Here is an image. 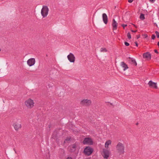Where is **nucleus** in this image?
<instances>
[{"label": "nucleus", "instance_id": "obj_39", "mask_svg": "<svg viewBox=\"0 0 159 159\" xmlns=\"http://www.w3.org/2000/svg\"><path fill=\"white\" fill-rule=\"evenodd\" d=\"M1 51V49L0 48V52Z\"/></svg>", "mask_w": 159, "mask_h": 159}, {"label": "nucleus", "instance_id": "obj_14", "mask_svg": "<svg viewBox=\"0 0 159 159\" xmlns=\"http://www.w3.org/2000/svg\"><path fill=\"white\" fill-rule=\"evenodd\" d=\"M144 58H147L148 59H150L151 58V55L149 52H147L144 53L143 54Z\"/></svg>", "mask_w": 159, "mask_h": 159}, {"label": "nucleus", "instance_id": "obj_5", "mask_svg": "<svg viewBox=\"0 0 159 159\" xmlns=\"http://www.w3.org/2000/svg\"><path fill=\"white\" fill-rule=\"evenodd\" d=\"M93 150V149L90 147H87L84 148V153L85 155L89 156L92 153Z\"/></svg>", "mask_w": 159, "mask_h": 159}, {"label": "nucleus", "instance_id": "obj_28", "mask_svg": "<svg viewBox=\"0 0 159 159\" xmlns=\"http://www.w3.org/2000/svg\"><path fill=\"white\" fill-rule=\"evenodd\" d=\"M133 0H128V1L129 3H131Z\"/></svg>", "mask_w": 159, "mask_h": 159}, {"label": "nucleus", "instance_id": "obj_34", "mask_svg": "<svg viewBox=\"0 0 159 159\" xmlns=\"http://www.w3.org/2000/svg\"><path fill=\"white\" fill-rule=\"evenodd\" d=\"M135 44L136 46L137 47L138 46L137 43L136 42H135Z\"/></svg>", "mask_w": 159, "mask_h": 159}, {"label": "nucleus", "instance_id": "obj_6", "mask_svg": "<svg viewBox=\"0 0 159 159\" xmlns=\"http://www.w3.org/2000/svg\"><path fill=\"white\" fill-rule=\"evenodd\" d=\"M83 143L84 144H88L92 145L93 144V142L92 139L89 138H84Z\"/></svg>", "mask_w": 159, "mask_h": 159}, {"label": "nucleus", "instance_id": "obj_1", "mask_svg": "<svg viewBox=\"0 0 159 159\" xmlns=\"http://www.w3.org/2000/svg\"><path fill=\"white\" fill-rule=\"evenodd\" d=\"M125 147L122 143L119 142L116 146V149L118 153L120 155L123 154L124 152Z\"/></svg>", "mask_w": 159, "mask_h": 159}, {"label": "nucleus", "instance_id": "obj_17", "mask_svg": "<svg viewBox=\"0 0 159 159\" xmlns=\"http://www.w3.org/2000/svg\"><path fill=\"white\" fill-rule=\"evenodd\" d=\"M121 66L124 68L123 70L125 71L126 69L128 68V66L123 61H122L121 63Z\"/></svg>", "mask_w": 159, "mask_h": 159}, {"label": "nucleus", "instance_id": "obj_24", "mask_svg": "<svg viewBox=\"0 0 159 159\" xmlns=\"http://www.w3.org/2000/svg\"><path fill=\"white\" fill-rule=\"evenodd\" d=\"M156 38V36L154 34L152 35V39H154Z\"/></svg>", "mask_w": 159, "mask_h": 159}, {"label": "nucleus", "instance_id": "obj_32", "mask_svg": "<svg viewBox=\"0 0 159 159\" xmlns=\"http://www.w3.org/2000/svg\"><path fill=\"white\" fill-rule=\"evenodd\" d=\"M140 37V35H138L137 36V39H138Z\"/></svg>", "mask_w": 159, "mask_h": 159}, {"label": "nucleus", "instance_id": "obj_19", "mask_svg": "<svg viewBox=\"0 0 159 159\" xmlns=\"http://www.w3.org/2000/svg\"><path fill=\"white\" fill-rule=\"evenodd\" d=\"M100 51L101 52H107V50L105 48H101Z\"/></svg>", "mask_w": 159, "mask_h": 159}, {"label": "nucleus", "instance_id": "obj_23", "mask_svg": "<svg viewBox=\"0 0 159 159\" xmlns=\"http://www.w3.org/2000/svg\"><path fill=\"white\" fill-rule=\"evenodd\" d=\"M155 33L156 34L157 37V38H159V32H158L157 31H156Z\"/></svg>", "mask_w": 159, "mask_h": 159}, {"label": "nucleus", "instance_id": "obj_31", "mask_svg": "<svg viewBox=\"0 0 159 159\" xmlns=\"http://www.w3.org/2000/svg\"><path fill=\"white\" fill-rule=\"evenodd\" d=\"M154 52H155V53H158V51H157V50H156V49L154 50Z\"/></svg>", "mask_w": 159, "mask_h": 159}, {"label": "nucleus", "instance_id": "obj_33", "mask_svg": "<svg viewBox=\"0 0 159 159\" xmlns=\"http://www.w3.org/2000/svg\"><path fill=\"white\" fill-rule=\"evenodd\" d=\"M66 159H72V158L71 157H68L66 158Z\"/></svg>", "mask_w": 159, "mask_h": 159}, {"label": "nucleus", "instance_id": "obj_22", "mask_svg": "<svg viewBox=\"0 0 159 159\" xmlns=\"http://www.w3.org/2000/svg\"><path fill=\"white\" fill-rule=\"evenodd\" d=\"M127 36L129 39H130L131 38V34H130L129 32H128L127 33Z\"/></svg>", "mask_w": 159, "mask_h": 159}, {"label": "nucleus", "instance_id": "obj_35", "mask_svg": "<svg viewBox=\"0 0 159 159\" xmlns=\"http://www.w3.org/2000/svg\"><path fill=\"white\" fill-rule=\"evenodd\" d=\"M133 25H134V26L136 28H137V26H136L135 25L133 24Z\"/></svg>", "mask_w": 159, "mask_h": 159}, {"label": "nucleus", "instance_id": "obj_26", "mask_svg": "<svg viewBox=\"0 0 159 159\" xmlns=\"http://www.w3.org/2000/svg\"><path fill=\"white\" fill-rule=\"evenodd\" d=\"M143 35L144 36V38H146L148 37V35L147 34H144Z\"/></svg>", "mask_w": 159, "mask_h": 159}, {"label": "nucleus", "instance_id": "obj_12", "mask_svg": "<svg viewBox=\"0 0 159 159\" xmlns=\"http://www.w3.org/2000/svg\"><path fill=\"white\" fill-rule=\"evenodd\" d=\"M129 59L128 61V62L129 63L133 64L134 66H137V63L134 58L131 57H129Z\"/></svg>", "mask_w": 159, "mask_h": 159}, {"label": "nucleus", "instance_id": "obj_21", "mask_svg": "<svg viewBox=\"0 0 159 159\" xmlns=\"http://www.w3.org/2000/svg\"><path fill=\"white\" fill-rule=\"evenodd\" d=\"M140 18L142 20H143L145 19L144 15L143 14H141L140 16Z\"/></svg>", "mask_w": 159, "mask_h": 159}, {"label": "nucleus", "instance_id": "obj_7", "mask_svg": "<svg viewBox=\"0 0 159 159\" xmlns=\"http://www.w3.org/2000/svg\"><path fill=\"white\" fill-rule=\"evenodd\" d=\"M81 104L86 106H89L91 105V101L90 100L87 99H84L81 101L80 102Z\"/></svg>", "mask_w": 159, "mask_h": 159}, {"label": "nucleus", "instance_id": "obj_29", "mask_svg": "<svg viewBox=\"0 0 159 159\" xmlns=\"http://www.w3.org/2000/svg\"><path fill=\"white\" fill-rule=\"evenodd\" d=\"M155 0H149L150 2H153Z\"/></svg>", "mask_w": 159, "mask_h": 159}, {"label": "nucleus", "instance_id": "obj_3", "mask_svg": "<svg viewBox=\"0 0 159 159\" xmlns=\"http://www.w3.org/2000/svg\"><path fill=\"white\" fill-rule=\"evenodd\" d=\"M49 9L46 6H43L41 10V14L43 18L46 17L48 14Z\"/></svg>", "mask_w": 159, "mask_h": 159}, {"label": "nucleus", "instance_id": "obj_16", "mask_svg": "<svg viewBox=\"0 0 159 159\" xmlns=\"http://www.w3.org/2000/svg\"><path fill=\"white\" fill-rule=\"evenodd\" d=\"M111 141L110 140H109L106 141L105 144V147L106 148L105 149H108V148H109V145H111Z\"/></svg>", "mask_w": 159, "mask_h": 159}, {"label": "nucleus", "instance_id": "obj_20", "mask_svg": "<svg viewBox=\"0 0 159 159\" xmlns=\"http://www.w3.org/2000/svg\"><path fill=\"white\" fill-rule=\"evenodd\" d=\"M70 140V138H67L64 141L63 145L65 144V143H67Z\"/></svg>", "mask_w": 159, "mask_h": 159}, {"label": "nucleus", "instance_id": "obj_25", "mask_svg": "<svg viewBox=\"0 0 159 159\" xmlns=\"http://www.w3.org/2000/svg\"><path fill=\"white\" fill-rule=\"evenodd\" d=\"M125 44L126 46H128L129 45V43H128V42H125Z\"/></svg>", "mask_w": 159, "mask_h": 159}, {"label": "nucleus", "instance_id": "obj_4", "mask_svg": "<svg viewBox=\"0 0 159 159\" xmlns=\"http://www.w3.org/2000/svg\"><path fill=\"white\" fill-rule=\"evenodd\" d=\"M25 103L28 108H31L34 106V103L33 100L29 99L25 101Z\"/></svg>", "mask_w": 159, "mask_h": 159}, {"label": "nucleus", "instance_id": "obj_38", "mask_svg": "<svg viewBox=\"0 0 159 159\" xmlns=\"http://www.w3.org/2000/svg\"><path fill=\"white\" fill-rule=\"evenodd\" d=\"M54 134H53V138H54V137H54V135H54Z\"/></svg>", "mask_w": 159, "mask_h": 159}, {"label": "nucleus", "instance_id": "obj_36", "mask_svg": "<svg viewBox=\"0 0 159 159\" xmlns=\"http://www.w3.org/2000/svg\"><path fill=\"white\" fill-rule=\"evenodd\" d=\"M157 45L158 46V47L159 48V41L158 42Z\"/></svg>", "mask_w": 159, "mask_h": 159}, {"label": "nucleus", "instance_id": "obj_15", "mask_svg": "<svg viewBox=\"0 0 159 159\" xmlns=\"http://www.w3.org/2000/svg\"><path fill=\"white\" fill-rule=\"evenodd\" d=\"M112 25L113 27V30H116L117 26V23L114 19L113 20Z\"/></svg>", "mask_w": 159, "mask_h": 159}, {"label": "nucleus", "instance_id": "obj_27", "mask_svg": "<svg viewBox=\"0 0 159 159\" xmlns=\"http://www.w3.org/2000/svg\"><path fill=\"white\" fill-rule=\"evenodd\" d=\"M127 26V25H125V24H123L122 25V26H123L124 28L125 27Z\"/></svg>", "mask_w": 159, "mask_h": 159}, {"label": "nucleus", "instance_id": "obj_37", "mask_svg": "<svg viewBox=\"0 0 159 159\" xmlns=\"http://www.w3.org/2000/svg\"><path fill=\"white\" fill-rule=\"evenodd\" d=\"M138 125V123H136V125Z\"/></svg>", "mask_w": 159, "mask_h": 159}, {"label": "nucleus", "instance_id": "obj_18", "mask_svg": "<svg viewBox=\"0 0 159 159\" xmlns=\"http://www.w3.org/2000/svg\"><path fill=\"white\" fill-rule=\"evenodd\" d=\"M76 146L75 144H72L70 147V149L71 152H75L76 150Z\"/></svg>", "mask_w": 159, "mask_h": 159}, {"label": "nucleus", "instance_id": "obj_9", "mask_svg": "<svg viewBox=\"0 0 159 159\" xmlns=\"http://www.w3.org/2000/svg\"><path fill=\"white\" fill-rule=\"evenodd\" d=\"M35 63V59L31 58L29 59L27 61V64L30 66L34 65Z\"/></svg>", "mask_w": 159, "mask_h": 159}, {"label": "nucleus", "instance_id": "obj_11", "mask_svg": "<svg viewBox=\"0 0 159 159\" xmlns=\"http://www.w3.org/2000/svg\"><path fill=\"white\" fill-rule=\"evenodd\" d=\"M148 84L150 87H153L155 89H157V83L152 82L151 80H150Z\"/></svg>", "mask_w": 159, "mask_h": 159}, {"label": "nucleus", "instance_id": "obj_8", "mask_svg": "<svg viewBox=\"0 0 159 159\" xmlns=\"http://www.w3.org/2000/svg\"><path fill=\"white\" fill-rule=\"evenodd\" d=\"M67 58L69 61L71 62L74 63L75 60V57L73 54L70 53V54L67 56Z\"/></svg>", "mask_w": 159, "mask_h": 159}, {"label": "nucleus", "instance_id": "obj_13", "mask_svg": "<svg viewBox=\"0 0 159 159\" xmlns=\"http://www.w3.org/2000/svg\"><path fill=\"white\" fill-rule=\"evenodd\" d=\"M102 18L103 22L105 24H107L108 22V17L106 14L103 13L102 14Z\"/></svg>", "mask_w": 159, "mask_h": 159}, {"label": "nucleus", "instance_id": "obj_2", "mask_svg": "<svg viewBox=\"0 0 159 159\" xmlns=\"http://www.w3.org/2000/svg\"><path fill=\"white\" fill-rule=\"evenodd\" d=\"M110 150L107 149L103 148L102 149L101 154L104 159H108L110 156Z\"/></svg>", "mask_w": 159, "mask_h": 159}, {"label": "nucleus", "instance_id": "obj_10", "mask_svg": "<svg viewBox=\"0 0 159 159\" xmlns=\"http://www.w3.org/2000/svg\"><path fill=\"white\" fill-rule=\"evenodd\" d=\"M13 126L16 131H18L19 129L21 128V124L20 123L18 122H16L14 123L13 125Z\"/></svg>", "mask_w": 159, "mask_h": 159}, {"label": "nucleus", "instance_id": "obj_30", "mask_svg": "<svg viewBox=\"0 0 159 159\" xmlns=\"http://www.w3.org/2000/svg\"><path fill=\"white\" fill-rule=\"evenodd\" d=\"M131 31L135 33L137 31V30H131Z\"/></svg>", "mask_w": 159, "mask_h": 159}]
</instances>
